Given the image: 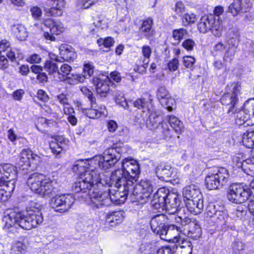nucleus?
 <instances>
[{
	"instance_id": "1",
	"label": "nucleus",
	"mask_w": 254,
	"mask_h": 254,
	"mask_svg": "<svg viewBox=\"0 0 254 254\" xmlns=\"http://www.w3.org/2000/svg\"><path fill=\"white\" fill-rule=\"evenodd\" d=\"M85 162L83 160H78L73 166V171L80 175L72 186L73 191L85 194L81 197L88 198L89 204L93 209L110 206V192L98 188L102 184L99 168L92 164H85Z\"/></svg>"
},
{
	"instance_id": "2",
	"label": "nucleus",
	"mask_w": 254,
	"mask_h": 254,
	"mask_svg": "<svg viewBox=\"0 0 254 254\" xmlns=\"http://www.w3.org/2000/svg\"><path fill=\"white\" fill-rule=\"evenodd\" d=\"M241 90L239 82L231 83L226 87V91L221 98V103L228 106L227 113L234 116L238 126H250L254 125V99H250L244 104L242 110L238 108V94Z\"/></svg>"
},
{
	"instance_id": "3",
	"label": "nucleus",
	"mask_w": 254,
	"mask_h": 254,
	"mask_svg": "<svg viewBox=\"0 0 254 254\" xmlns=\"http://www.w3.org/2000/svg\"><path fill=\"white\" fill-rule=\"evenodd\" d=\"M40 205L35 204L26 209V211L18 208L10 210L5 216V224L3 229L14 233L17 229L31 230L37 228L44 221V216L40 209Z\"/></svg>"
},
{
	"instance_id": "4",
	"label": "nucleus",
	"mask_w": 254,
	"mask_h": 254,
	"mask_svg": "<svg viewBox=\"0 0 254 254\" xmlns=\"http://www.w3.org/2000/svg\"><path fill=\"white\" fill-rule=\"evenodd\" d=\"M130 148L119 141L106 149L103 155H97L90 160H85V164H92L99 169L106 170L113 167L121 158V154L128 153Z\"/></svg>"
},
{
	"instance_id": "5",
	"label": "nucleus",
	"mask_w": 254,
	"mask_h": 254,
	"mask_svg": "<svg viewBox=\"0 0 254 254\" xmlns=\"http://www.w3.org/2000/svg\"><path fill=\"white\" fill-rule=\"evenodd\" d=\"M27 184L33 192L43 197H49L60 190L57 180L47 178L38 173L30 175L27 179Z\"/></svg>"
},
{
	"instance_id": "6",
	"label": "nucleus",
	"mask_w": 254,
	"mask_h": 254,
	"mask_svg": "<svg viewBox=\"0 0 254 254\" xmlns=\"http://www.w3.org/2000/svg\"><path fill=\"white\" fill-rule=\"evenodd\" d=\"M168 219V216L163 214L153 216L150 221L151 230L154 233L159 235L162 240L178 242L181 228L173 224L166 225Z\"/></svg>"
},
{
	"instance_id": "7",
	"label": "nucleus",
	"mask_w": 254,
	"mask_h": 254,
	"mask_svg": "<svg viewBox=\"0 0 254 254\" xmlns=\"http://www.w3.org/2000/svg\"><path fill=\"white\" fill-rule=\"evenodd\" d=\"M122 167L112 172L111 179L116 182L119 180L125 182H131L132 185L140 173L138 162L132 158H126L122 161Z\"/></svg>"
},
{
	"instance_id": "8",
	"label": "nucleus",
	"mask_w": 254,
	"mask_h": 254,
	"mask_svg": "<svg viewBox=\"0 0 254 254\" xmlns=\"http://www.w3.org/2000/svg\"><path fill=\"white\" fill-rule=\"evenodd\" d=\"M229 178L228 171L225 168L212 170L205 177L206 187L210 190L220 189L226 184Z\"/></svg>"
},
{
	"instance_id": "9",
	"label": "nucleus",
	"mask_w": 254,
	"mask_h": 254,
	"mask_svg": "<svg viewBox=\"0 0 254 254\" xmlns=\"http://www.w3.org/2000/svg\"><path fill=\"white\" fill-rule=\"evenodd\" d=\"M111 180V185L114 186L117 189L115 190V193L111 194L110 193V199L111 200V205L114 203L117 205H121L124 203L127 198V195L130 194L132 199L131 191L132 189L131 182H123L120 180L117 182Z\"/></svg>"
},
{
	"instance_id": "10",
	"label": "nucleus",
	"mask_w": 254,
	"mask_h": 254,
	"mask_svg": "<svg viewBox=\"0 0 254 254\" xmlns=\"http://www.w3.org/2000/svg\"><path fill=\"white\" fill-rule=\"evenodd\" d=\"M197 28L201 33H206L210 31L214 35L219 37L222 32L221 20L212 14L205 15L200 19Z\"/></svg>"
},
{
	"instance_id": "11",
	"label": "nucleus",
	"mask_w": 254,
	"mask_h": 254,
	"mask_svg": "<svg viewBox=\"0 0 254 254\" xmlns=\"http://www.w3.org/2000/svg\"><path fill=\"white\" fill-rule=\"evenodd\" d=\"M153 185L146 179L142 180L139 183L132 185L131 195L134 201L141 203L147 202L148 197L153 191Z\"/></svg>"
},
{
	"instance_id": "12",
	"label": "nucleus",
	"mask_w": 254,
	"mask_h": 254,
	"mask_svg": "<svg viewBox=\"0 0 254 254\" xmlns=\"http://www.w3.org/2000/svg\"><path fill=\"white\" fill-rule=\"evenodd\" d=\"M227 196L232 202L241 203L251 196V190L249 189L244 188L241 184H234L229 187Z\"/></svg>"
},
{
	"instance_id": "13",
	"label": "nucleus",
	"mask_w": 254,
	"mask_h": 254,
	"mask_svg": "<svg viewBox=\"0 0 254 254\" xmlns=\"http://www.w3.org/2000/svg\"><path fill=\"white\" fill-rule=\"evenodd\" d=\"M75 198L72 194L56 195L51 201V205L56 211L60 213L67 212L74 203Z\"/></svg>"
},
{
	"instance_id": "14",
	"label": "nucleus",
	"mask_w": 254,
	"mask_h": 254,
	"mask_svg": "<svg viewBox=\"0 0 254 254\" xmlns=\"http://www.w3.org/2000/svg\"><path fill=\"white\" fill-rule=\"evenodd\" d=\"M240 33L237 29H232L228 33L226 42L228 46L225 53L224 62H231L235 54L240 41Z\"/></svg>"
},
{
	"instance_id": "15",
	"label": "nucleus",
	"mask_w": 254,
	"mask_h": 254,
	"mask_svg": "<svg viewBox=\"0 0 254 254\" xmlns=\"http://www.w3.org/2000/svg\"><path fill=\"white\" fill-rule=\"evenodd\" d=\"M252 6L250 0H234L228 6V11L235 17L249 11Z\"/></svg>"
},
{
	"instance_id": "16",
	"label": "nucleus",
	"mask_w": 254,
	"mask_h": 254,
	"mask_svg": "<svg viewBox=\"0 0 254 254\" xmlns=\"http://www.w3.org/2000/svg\"><path fill=\"white\" fill-rule=\"evenodd\" d=\"M39 160V157L37 155L33 153L31 150L23 149L19 154L18 165L20 169L23 171L27 170L30 167L32 163H33L34 161Z\"/></svg>"
},
{
	"instance_id": "17",
	"label": "nucleus",
	"mask_w": 254,
	"mask_h": 254,
	"mask_svg": "<svg viewBox=\"0 0 254 254\" xmlns=\"http://www.w3.org/2000/svg\"><path fill=\"white\" fill-rule=\"evenodd\" d=\"M45 11L48 16H61L65 2L64 0H47Z\"/></svg>"
},
{
	"instance_id": "18",
	"label": "nucleus",
	"mask_w": 254,
	"mask_h": 254,
	"mask_svg": "<svg viewBox=\"0 0 254 254\" xmlns=\"http://www.w3.org/2000/svg\"><path fill=\"white\" fill-rule=\"evenodd\" d=\"M92 82L96 86L97 94L101 97H106L109 91V85L111 83L108 77L100 75L94 77Z\"/></svg>"
},
{
	"instance_id": "19",
	"label": "nucleus",
	"mask_w": 254,
	"mask_h": 254,
	"mask_svg": "<svg viewBox=\"0 0 254 254\" xmlns=\"http://www.w3.org/2000/svg\"><path fill=\"white\" fill-rule=\"evenodd\" d=\"M169 190L166 188L159 189L154 194L151 203L156 209H165L166 200L168 197Z\"/></svg>"
},
{
	"instance_id": "20",
	"label": "nucleus",
	"mask_w": 254,
	"mask_h": 254,
	"mask_svg": "<svg viewBox=\"0 0 254 254\" xmlns=\"http://www.w3.org/2000/svg\"><path fill=\"white\" fill-rule=\"evenodd\" d=\"M5 52H6V55L11 62L19 61L24 58L23 54L19 50L11 48L9 42L2 40L0 43V55Z\"/></svg>"
},
{
	"instance_id": "21",
	"label": "nucleus",
	"mask_w": 254,
	"mask_h": 254,
	"mask_svg": "<svg viewBox=\"0 0 254 254\" xmlns=\"http://www.w3.org/2000/svg\"><path fill=\"white\" fill-rule=\"evenodd\" d=\"M157 97L162 106L168 111H172L175 106V100L172 98L165 87H160L157 92Z\"/></svg>"
},
{
	"instance_id": "22",
	"label": "nucleus",
	"mask_w": 254,
	"mask_h": 254,
	"mask_svg": "<svg viewBox=\"0 0 254 254\" xmlns=\"http://www.w3.org/2000/svg\"><path fill=\"white\" fill-rule=\"evenodd\" d=\"M240 156L241 155L238 154L233 158V161L234 163H236L237 167H241L248 175H251L252 173H254V156L244 160L240 159Z\"/></svg>"
},
{
	"instance_id": "23",
	"label": "nucleus",
	"mask_w": 254,
	"mask_h": 254,
	"mask_svg": "<svg viewBox=\"0 0 254 254\" xmlns=\"http://www.w3.org/2000/svg\"><path fill=\"white\" fill-rule=\"evenodd\" d=\"M180 203L181 200L179 195L177 193L170 192L169 191L165 210L169 211L168 214L170 217H171L176 214Z\"/></svg>"
},
{
	"instance_id": "24",
	"label": "nucleus",
	"mask_w": 254,
	"mask_h": 254,
	"mask_svg": "<svg viewBox=\"0 0 254 254\" xmlns=\"http://www.w3.org/2000/svg\"><path fill=\"white\" fill-rule=\"evenodd\" d=\"M173 169L172 167L165 163L158 164L155 169V173L157 177L162 180L166 182L169 181L173 175Z\"/></svg>"
},
{
	"instance_id": "25",
	"label": "nucleus",
	"mask_w": 254,
	"mask_h": 254,
	"mask_svg": "<svg viewBox=\"0 0 254 254\" xmlns=\"http://www.w3.org/2000/svg\"><path fill=\"white\" fill-rule=\"evenodd\" d=\"M183 195L185 202L191 199H198V198L200 199L202 197L198 188L194 185H190L184 188Z\"/></svg>"
},
{
	"instance_id": "26",
	"label": "nucleus",
	"mask_w": 254,
	"mask_h": 254,
	"mask_svg": "<svg viewBox=\"0 0 254 254\" xmlns=\"http://www.w3.org/2000/svg\"><path fill=\"white\" fill-rule=\"evenodd\" d=\"M185 204L189 211L194 215L200 214L203 210V197L186 201Z\"/></svg>"
},
{
	"instance_id": "27",
	"label": "nucleus",
	"mask_w": 254,
	"mask_h": 254,
	"mask_svg": "<svg viewBox=\"0 0 254 254\" xmlns=\"http://www.w3.org/2000/svg\"><path fill=\"white\" fill-rule=\"evenodd\" d=\"M67 141L63 136H58L50 143V147L54 154H59L67 147Z\"/></svg>"
},
{
	"instance_id": "28",
	"label": "nucleus",
	"mask_w": 254,
	"mask_h": 254,
	"mask_svg": "<svg viewBox=\"0 0 254 254\" xmlns=\"http://www.w3.org/2000/svg\"><path fill=\"white\" fill-rule=\"evenodd\" d=\"M60 55L61 59L56 58V61L62 62L63 61H71L76 57V53L73 48L66 45H62L60 48Z\"/></svg>"
},
{
	"instance_id": "29",
	"label": "nucleus",
	"mask_w": 254,
	"mask_h": 254,
	"mask_svg": "<svg viewBox=\"0 0 254 254\" xmlns=\"http://www.w3.org/2000/svg\"><path fill=\"white\" fill-rule=\"evenodd\" d=\"M43 25L49 28L51 33L53 34L59 35L65 30V27L61 21H53L51 19H46Z\"/></svg>"
},
{
	"instance_id": "30",
	"label": "nucleus",
	"mask_w": 254,
	"mask_h": 254,
	"mask_svg": "<svg viewBox=\"0 0 254 254\" xmlns=\"http://www.w3.org/2000/svg\"><path fill=\"white\" fill-rule=\"evenodd\" d=\"M152 52V49L148 45H144L141 48L142 57L139 60V64L144 68H146L148 66Z\"/></svg>"
},
{
	"instance_id": "31",
	"label": "nucleus",
	"mask_w": 254,
	"mask_h": 254,
	"mask_svg": "<svg viewBox=\"0 0 254 254\" xmlns=\"http://www.w3.org/2000/svg\"><path fill=\"white\" fill-rule=\"evenodd\" d=\"M91 108L90 109H84L83 111V113L86 115L91 119H96L100 117L102 115H105V107L103 108L100 107V110L97 108L96 105V101L94 103L93 105L91 104Z\"/></svg>"
},
{
	"instance_id": "32",
	"label": "nucleus",
	"mask_w": 254,
	"mask_h": 254,
	"mask_svg": "<svg viewBox=\"0 0 254 254\" xmlns=\"http://www.w3.org/2000/svg\"><path fill=\"white\" fill-rule=\"evenodd\" d=\"M242 143L247 148H251L252 156H254V131L248 130L242 137Z\"/></svg>"
},
{
	"instance_id": "33",
	"label": "nucleus",
	"mask_w": 254,
	"mask_h": 254,
	"mask_svg": "<svg viewBox=\"0 0 254 254\" xmlns=\"http://www.w3.org/2000/svg\"><path fill=\"white\" fill-rule=\"evenodd\" d=\"M176 254H191L192 251V246L190 241L183 240L182 243L175 244Z\"/></svg>"
},
{
	"instance_id": "34",
	"label": "nucleus",
	"mask_w": 254,
	"mask_h": 254,
	"mask_svg": "<svg viewBox=\"0 0 254 254\" xmlns=\"http://www.w3.org/2000/svg\"><path fill=\"white\" fill-rule=\"evenodd\" d=\"M153 19L150 17L143 20L139 29V32L147 38L151 37L153 35Z\"/></svg>"
},
{
	"instance_id": "35",
	"label": "nucleus",
	"mask_w": 254,
	"mask_h": 254,
	"mask_svg": "<svg viewBox=\"0 0 254 254\" xmlns=\"http://www.w3.org/2000/svg\"><path fill=\"white\" fill-rule=\"evenodd\" d=\"M15 182L14 179H6L4 177L0 178V187H3L2 190L6 192L7 196H9L10 193L14 190Z\"/></svg>"
},
{
	"instance_id": "36",
	"label": "nucleus",
	"mask_w": 254,
	"mask_h": 254,
	"mask_svg": "<svg viewBox=\"0 0 254 254\" xmlns=\"http://www.w3.org/2000/svg\"><path fill=\"white\" fill-rule=\"evenodd\" d=\"M124 219L123 213L122 211L112 212L108 214L106 216V221L107 223L111 224V226L121 223Z\"/></svg>"
},
{
	"instance_id": "37",
	"label": "nucleus",
	"mask_w": 254,
	"mask_h": 254,
	"mask_svg": "<svg viewBox=\"0 0 254 254\" xmlns=\"http://www.w3.org/2000/svg\"><path fill=\"white\" fill-rule=\"evenodd\" d=\"M161 122L160 116L156 113H151L149 116L148 120L146 122V126L150 129L155 130L159 127Z\"/></svg>"
},
{
	"instance_id": "38",
	"label": "nucleus",
	"mask_w": 254,
	"mask_h": 254,
	"mask_svg": "<svg viewBox=\"0 0 254 254\" xmlns=\"http://www.w3.org/2000/svg\"><path fill=\"white\" fill-rule=\"evenodd\" d=\"M158 249L155 243H146L140 246L138 252L139 254H157Z\"/></svg>"
},
{
	"instance_id": "39",
	"label": "nucleus",
	"mask_w": 254,
	"mask_h": 254,
	"mask_svg": "<svg viewBox=\"0 0 254 254\" xmlns=\"http://www.w3.org/2000/svg\"><path fill=\"white\" fill-rule=\"evenodd\" d=\"M188 237L193 239L196 240L198 239L201 234V230L199 226L197 223L193 221L191 223L188 228Z\"/></svg>"
},
{
	"instance_id": "40",
	"label": "nucleus",
	"mask_w": 254,
	"mask_h": 254,
	"mask_svg": "<svg viewBox=\"0 0 254 254\" xmlns=\"http://www.w3.org/2000/svg\"><path fill=\"white\" fill-rule=\"evenodd\" d=\"M168 117V122L171 127L177 133L181 134L184 128L183 123L174 116H169Z\"/></svg>"
},
{
	"instance_id": "41",
	"label": "nucleus",
	"mask_w": 254,
	"mask_h": 254,
	"mask_svg": "<svg viewBox=\"0 0 254 254\" xmlns=\"http://www.w3.org/2000/svg\"><path fill=\"white\" fill-rule=\"evenodd\" d=\"M70 66L67 64H63L60 69L58 70L57 73V78L60 81H65L67 79L69 76L70 75V72L71 70Z\"/></svg>"
},
{
	"instance_id": "42",
	"label": "nucleus",
	"mask_w": 254,
	"mask_h": 254,
	"mask_svg": "<svg viewBox=\"0 0 254 254\" xmlns=\"http://www.w3.org/2000/svg\"><path fill=\"white\" fill-rule=\"evenodd\" d=\"M228 219V215L225 212L222 210H219L214 215L212 221L218 225L222 226L227 225Z\"/></svg>"
},
{
	"instance_id": "43",
	"label": "nucleus",
	"mask_w": 254,
	"mask_h": 254,
	"mask_svg": "<svg viewBox=\"0 0 254 254\" xmlns=\"http://www.w3.org/2000/svg\"><path fill=\"white\" fill-rule=\"evenodd\" d=\"M173 38L176 41V44H179L181 41L188 36V32L184 28L175 29L173 31Z\"/></svg>"
},
{
	"instance_id": "44",
	"label": "nucleus",
	"mask_w": 254,
	"mask_h": 254,
	"mask_svg": "<svg viewBox=\"0 0 254 254\" xmlns=\"http://www.w3.org/2000/svg\"><path fill=\"white\" fill-rule=\"evenodd\" d=\"M13 31L17 38L20 40H24L27 36V33L25 26L21 24L15 25L13 27Z\"/></svg>"
},
{
	"instance_id": "45",
	"label": "nucleus",
	"mask_w": 254,
	"mask_h": 254,
	"mask_svg": "<svg viewBox=\"0 0 254 254\" xmlns=\"http://www.w3.org/2000/svg\"><path fill=\"white\" fill-rule=\"evenodd\" d=\"M44 69L48 72L49 74L53 75L54 77L57 78V73L59 68L55 62L50 60L47 61L45 64Z\"/></svg>"
},
{
	"instance_id": "46",
	"label": "nucleus",
	"mask_w": 254,
	"mask_h": 254,
	"mask_svg": "<svg viewBox=\"0 0 254 254\" xmlns=\"http://www.w3.org/2000/svg\"><path fill=\"white\" fill-rule=\"evenodd\" d=\"M3 171V176L6 179L10 178L14 179L16 176L14 167L10 164H6L3 165L2 168Z\"/></svg>"
},
{
	"instance_id": "47",
	"label": "nucleus",
	"mask_w": 254,
	"mask_h": 254,
	"mask_svg": "<svg viewBox=\"0 0 254 254\" xmlns=\"http://www.w3.org/2000/svg\"><path fill=\"white\" fill-rule=\"evenodd\" d=\"M133 104L134 107L139 110H142L143 112H145V110H147L149 112H150V109L149 107V102L145 101L144 98L136 100L134 101Z\"/></svg>"
},
{
	"instance_id": "48",
	"label": "nucleus",
	"mask_w": 254,
	"mask_h": 254,
	"mask_svg": "<svg viewBox=\"0 0 254 254\" xmlns=\"http://www.w3.org/2000/svg\"><path fill=\"white\" fill-rule=\"evenodd\" d=\"M94 72V66L91 63H85L83 65V75L85 79L91 77Z\"/></svg>"
},
{
	"instance_id": "49",
	"label": "nucleus",
	"mask_w": 254,
	"mask_h": 254,
	"mask_svg": "<svg viewBox=\"0 0 254 254\" xmlns=\"http://www.w3.org/2000/svg\"><path fill=\"white\" fill-rule=\"evenodd\" d=\"M197 19L196 15L194 13H185L182 16V21L184 25L194 23Z\"/></svg>"
},
{
	"instance_id": "50",
	"label": "nucleus",
	"mask_w": 254,
	"mask_h": 254,
	"mask_svg": "<svg viewBox=\"0 0 254 254\" xmlns=\"http://www.w3.org/2000/svg\"><path fill=\"white\" fill-rule=\"evenodd\" d=\"M196 45L194 40L190 38L185 40L182 43V47L187 52H191L194 50Z\"/></svg>"
},
{
	"instance_id": "51",
	"label": "nucleus",
	"mask_w": 254,
	"mask_h": 254,
	"mask_svg": "<svg viewBox=\"0 0 254 254\" xmlns=\"http://www.w3.org/2000/svg\"><path fill=\"white\" fill-rule=\"evenodd\" d=\"M97 43L99 46H104L105 48H110L113 46L114 41L113 38L108 37L105 38H100L97 40Z\"/></svg>"
},
{
	"instance_id": "52",
	"label": "nucleus",
	"mask_w": 254,
	"mask_h": 254,
	"mask_svg": "<svg viewBox=\"0 0 254 254\" xmlns=\"http://www.w3.org/2000/svg\"><path fill=\"white\" fill-rule=\"evenodd\" d=\"M195 62V59L192 56H187L183 58V63L184 65L191 70L193 69V65Z\"/></svg>"
},
{
	"instance_id": "53",
	"label": "nucleus",
	"mask_w": 254,
	"mask_h": 254,
	"mask_svg": "<svg viewBox=\"0 0 254 254\" xmlns=\"http://www.w3.org/2000/svg\"><path fill=\"white\" fill-rule=\"evenodd\" d=\"M85 78L83 75L79 74H70L67 80H69L70 84H77L79 82H83Z\"/></svg>"
},
{
	"instance_id": "54",
	"label": "nucleus",
	"mask_w": 254,
	"mask_h": 254,
	"mask_svg": "<svg viewBox=\"0 0 254 254\" xmlns=\"http://www.w3.org/2000/svg\"><path fill=\"white\" fill-rule=\"evenodd\" d=\"M157 254H176L175 245L162 247L158 249Z\"/></svg>"
},
{
	"instance_id": "55",
	"label": "nucleus",
	"mask_w": 254,
	"mask_h": 254,
	"mask_svg": "<svg viewBox=\"0 0 254 254\" xmlns=\"http://www.w3.org/2000/svg\"><path fill=\"white\" fill-rule=\"evenodd\" d=\"M24 246L20 242H17L14 244L11 248V254H23L24 252Z\"/></svg>"
},
{
	"instance_id": "56",
	"label": "nucleus",
	"mask_w": 254,
	"mask_h": 254,
	"mask_svg": "<svg viewBox=\"0 0 254 254\" xmlns=\"http://www.w3.org/2000/svg\"><path fill=\"white\" fill-rule=\"evenodd\" d=\"M171 218L172 219H174L175 222L178 223H180L182 226L188 225V228L191 223L193 222V221H191V220L188 217H185L184 219H182L181 217H177L176 214L172 216Z\"/></svg>"
},
{
	"instance_id": "57",
	"label": "nucleus",
	"mask_w": 254,
	"mask_h": 254,
	"mask_svg": "<svg viewBox=\"0 0 254 254\" xmlns=\"http://www.w3.org/2000/svg\"><path fill=\"white\" fill-rule=\"evenodd\" d=\"M218 211H219V210H216V207L213 204H209L206 209L205 214L206 215V217H209L213 219L214 215H215Z\"/></svg>"
},
{
	"instance_id": "58",
	"label": "nucleus",
	"mask_w": 254,
	"mask_h": 254,
	"mask_svg": "<svg viewBox=\"0 0 254 254\" xmlns=\"http://www.w3.org/2000/svg\"><path fill=\"white\" fill-rule=\"evenodd\" d=\"M81 91L84 95H85L90 102V104L93 105L96 101L95 98L93 96V93L88 88L85 86L81 88Z\"/></svg>"
},
{
	"instance_id": "59",
	"label": "nucleus",
	"mask_w": 254,
	"mask_h": 254,
	"mask_svg": "<svg viewBox=\"0 0 254 254\" xmlns=\"http://www.w3.org/2000/svg\"><path fill=\"white\" fill-rule=\"evenodd\" d=\"M115 102L117 104L120 105L124 109H128V105L126 98L121 95H116L115 97Z\"/></svg>"
},
{
	"instance_id": "60",
	"label": "nucleus",
	"mask_w": 254,
	"mask_h": 254,
	"mask_svg": "<svg viewBox=\"0 0 254 254\" xmlns=\"http://www.w3.org/2000/svg\"><path fill=\"white\" fill-rule=\"evenodd\" d=\"M179 61L177 58H174L168 63V69L170 71H175L178 68Z\"/></svg>"
},
{
	"instance_id": "61",
	"label": "nucleus",
	"mask_w": 254,
	"mask_h": 254,
	"mask_svg": "<svg viewBox=\"0 0 254 254\" xmlns=\"http://www.w3.org/2000/svg\"><path fill=\"white\" fill-rule=\"evenodd\" d=\"M232 248L234 252L237 254L240 253L241 251L244 250L245 245L241 241H236L233 243Z\"/></svg>"
},
{
	"instance_id": "62",
	"label": "nucleus",
	"mask_w": 254,
	"mask_h": 254,
	"mask_svg": "<svg viewBox=\"0 0 254 254\" xmlns=\"http://www.w3.org/2000/svg\"><path fill=\"white\" fill-rule=\"evenodd\" d=\"M226 48V46L222 42H219L214 45L213 47L214 53L215 54H222L223 53L224 50Z\"/></svg>"
},
{
	"instance_id": "63",
	"label": "nucleus",
	"mask_w": 254,
	"mask_h": 254,
	"mask_svg": "<svg viewBox=\"0 0 254 254\" xmlns=\"http://www.w3.org/2000/svg\"><path fill=\"white\" fill-rule=\"evenodd\" d=\"M37 97L39 100L44 102H47L49 99V97L46 92L42 90H39L38 91L37 93Z\"/></svg>"
},
{
	"instance_id": "64",
	"label": "nucleus",
	"mask_w": 254,
	"mask_h": 254,
	"mask_svg": "<svg viewBox=\"0 0 254 254\" xmlns=\"http://www.w3.org/2000/svg\"><path fill=\"white\" fill-rule=\"evenodd\" d=\"M27 61L32 64H39L41 61V58L39 55L34 54L28 57Z\"/></svg>"
}]
</instances>
